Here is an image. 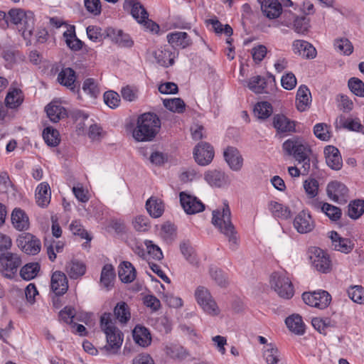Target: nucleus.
I'll return each mask as SVG.
<instances>
[{
    "label": "nucleus",
    "instance_id": "774afa93",
    "mask_svg": "<svg viewBox=\"0 0 364 364\" xmlns=\"http://www.w3.org/2000/svg\"><path fill=\"white\" fill-rule=\"evenodd\" d=\"M296 78L294 73L289 72L283 75L281 79L282 86L287 90L294 89L296 85Z\"/></svg>",
    "mask_w": 364,
    "mask_h": 364
},
{
    "label": "nucleus",
    "instance_id": "5fc2aeb1",
    "mask_svg": "<svg viewBox=\"0 0 364 364\" xmlns=\"http://www.w3.org/2000/svg\"><path fill=\"white\" fill-rule=\"evenodd\" d=\"M347 292L352 301L360 304H364V288L362 286H352Z\"/></svg>",
    "mask_w": 364,
    "mask_h": 364
},
{
    "label": "nucleus",
    "instance_id": "338daca9",
    "mask_svg": "<svg viewBox=\"0 0 364 364\" xmlns=\"http://www.w3.org/2000/svg\"><path fill=\"white\" fill-rule=\"evenodd\" d=\"M145 245L147 249V256L156 260H161L163 258V253L157 245H154L151 241H146Z\"/></svg>",
    "mask_w": 364,
    "mask_h": 364
},
{
    "label": "nucleus",
    "instance_id": "6e6d98bb",
    "mask_svg": "<svg viewBox=\"0 0 364 364\" xmlns=\"http://www.w3.org/2000/svg\"><path fill=\"white\" fill-rule=\"evenodd\" d=\"M302 139L293 137L286 140L282 144V149L287 156H294L297 145H300Z\"/></svg>",
    "mask_w": 364,
    "mask_h": 364
},
{
    "label": "nucleus",
    "instance_id": "5701e85b",
    "mask_svg": "<svg viewBox=\"0 0 364 364\" xmlns=\"http://www.w3.org/2000/svg\"><path fill=\"white\" fill-rule=\"evenodd\" d=\"M205 180L211 186L223 187L229 183L228 176L219 170H212L205 172Z\"/></svg>",
    "mask_w": 364,
    "mask_h": 364
},
{
    "label": "nucleus",
    "instance_id": "a18cd8bd",
    "mask_svg": "<svg viewBox=\"0 0 364 364\" xmlns=\"http://www.w3.org/2000/svg\"><path fill=\"white\" fill-rule=\"evenodd\" d=\"M82 90L92 98H97L100 93L98 82L94 78H87L84 80Z\"/></svg>",
    "mask_w": 364,
    "mask_h": 364
},
{
    "label": "nucleus",
    "instance_id": "f8f14e48",
    "mask_svg": "<svg viewBox=\"0 0 364 364\" xmlns=\"http://www.w3.org/2000/svg\"><path fill=\"white\" fill-rule=\"evenodd\" d=\"M179 197L181 205L187 214H196L205 209L204 204L194 196L181 192Z\"/></svg>",
    "mask_w": 364,
    "mask_h": 364
},
{
    "label": "nucleus",
    "instance_id": "4c0bfd02",
    "mask_svg": "<svg viewBox=\"0 0 364 364\" xmlns=\"http://www.w3.org/2000/svg\"><path fill=\"white\" fill-rule=\"evenodd\" d=\"M85 272V264L78 260H72L66 265V272L71 279H78L83 276Z\"/></svg>",
    "mask_w": 364,
    "mask_h": 364
},
{
    "label": "nucleus",
    "instance_id": "a878e982",
    "mask_svg": "<svg viewBox=\"0 0 364 364\" xmlns=\"http://www.w3.org/2000/svg\"><path fill=\"white\" fill-rule=\"evenodd\" d=\"M312 205L316 210H319L323 213L332 221H336L341 217V210L328 203L314 201Z\"/></svg>",
    "mask_w": 364,
    "mask_h": 364
},
{
    "label": "nucleus",
    "instance_id": "4d7b16f0",
    "mask_svg": "<svg viewBox=\"0 0 364 364\" xmlns=\"http://www.w3.org/2000/svg\"><path fill=\"white\" fill-rule=\"evenodd\" d=\"M348 86L355 95L364 97V82L361 80L351 77L348 80Z\"/></svg>",
    "mask_w": 364,
    "mask_h": 364
},
{
    "label": "nucleus",
    "instance_id": "e2e57ef3",
    "mask_svg": "<svg viewBox=\"0 0 364 364\" xmlns=\"http://www.w3.org/2000/svg\"><path fill=\"white\" fill-rule=\"evenodd\" d=\"M70 229L73 235H78L82 239H85L87 241H90L92 239L79 221L75 220L72 222L70 225Z\"/></svg>",
    "mask_w": 364,
    "mask_h": 364
},
{
    "label": "nucleus",
    "instance_id": "412c9836",
    "mask_svg": "<svg viewBox=\"0 0 364 364\" xmlns=\"http://www.w3.org/2000/svg\"><path fill=\"white\" fill-rule=\"evenodd\" d=\"M326 162L327 165L334 170H340L343 161L339 150L333 146H327L324 149Z\"/></svg>",
    "mask_w": 364,
    "mask_h": 364
},
{
    "label": "nucleus",
    "instance_id": "423d86ee",
    "mask_svg": "<svg viewBox=\"0 0 364 364\" xmlns=\"http://www.w3.org/2000/svg\"><path fill=\"white\" fill-rule=\"evenodd\" d=\"M270 284L277 294L289 299L294 296V287L289 277L284 274L274 272L270 277Z\"/></svg>",
    "mask_w": 364,
    "mask_h": 364
},
{
    "label": "nucleus",
    "instance_id": "13d9d810",
    "mask_svg": "<svg viewBox=\"0 0 364 364\" xmlns=\"http://www.w3.org/2000/svg\"><path fill=\"white\" fill-rule=\"evenodd\" d=\"M334 46L338 52L346 55H350L353 51V46L351 42L345 38L336 40Z\"/></svg>",
    "mask_w": 364,
    "mask_h": 364
},
{
    "label": "nucleus",
    "instance_id": "680f3d73",
    "mask_svg": "<svg viewBox=\"0 0 364 364\" xmlns=\"http://www.w3.org/2000/svg\"><path fill=\"white\" fill-rule=\"evenodd\" d=\"M104 102L109 107L114 109L119 105V95L114 91H107L104 94Z\"/></svg>",
    "mask_w": 364,
    "mask_h": 364
},
{
    "label": "nucleus",
    "instance_id": "7c9ffc66",
    "mask_svg": "<svg viewBox=\"0 0 364 364\" xmlns=\"http://www.w3.org/2000/svg\"><path fill=\"white\" fill-rule=\"evenodd\" d=\"M46 112L50 120L54 123L67 116L66 109L60 105L51 102L46 107Z\"/></svg>",
    "mask_w": 364,
    "mask_h": 364
},
{
    "label": "nucleus",
    "instance_id": "9d476101",
    "mask_svg": "<svg viewBox=\"0 0 364 364\" xmlns=\"http://www.w3.org/2000/svg\"><path fill=\"white\" fill-rule=\"evenodd\" d=\"M312 266L318 272L326 273L331 269V260L327 254L318 247H313L309 252Z\"/></svg>",
    "mask_w": 364,
    "mask_h": 364
},
{
    "label": "nucleus",
    "instance_id": "c9c22d12",
    "mask_svg": "<svg viewBox=\"0 0 364 364\" xmlns=\"http://www.w3.org/2000/svg\"><path fill=\"white\" fill-rule=\"evenodd\" d=\"M274 127L279 132H289L294 130L295 124L284 114H276L273 118Z\"/></svg>",
    "mask_w": 364,
    "mask_h": 364
},
{
    "label": "nucleus",
    "instance_id": "864d4df0",
    "mask_svg": "<svg viewBox=\"0 0 364 364\" xmlns=\"http://www.w3.org/2000/svg\"><path fill=\"white\" fill-rule=\"evenodd\" d=\"M180 249L182 255L190 264L193 266H197L198 264V259L197 258L193 247L188 243H181Z\"/></svg>",
    "mask_w": 364,
    "mask_h": 364
},
{
    "label": "nucleus",
    "instance_id": "f257e3e1",
    "mask_svg": "<svg viewBox=\"0 0 364 364\" xmlns=\"http://www.w3.org/2000/svg\"><path fill=\"white\" fill-rule=\"evenodd\" d=\"M230 215L228 205L224 203L222 210H216L213 212L212 223L228 238L229 247L232 250H236L239 246V237L231 223Z\"/></svg>",
    "mask_w": 364,
    "mask_h": 364
},
{
    "label": "nucleus",
    "instance_id": "4be33fe9",
    "mask_svg": "<svg viewBox=\"0 0 364 364\" xmlns=\"http://www.w3.org/2000/svg\"><path fill=\"white\" fill-rule=\"evenodd\" d=\"M168 43L176 48H186L191 46L192 41L186 32L176 31L167 35Z\"/></svg>",
    "mask_w": 364,
    "mask_h": 364
},
{
    "label": "nucleus",
    "instance_id": "79ce46f5",
    "mask_svg": "<svg viewBox=\"0 0 364 364\" xmlns=\"http://www.w3.org/2000/svg\"><path fill=\"white\" fill-rule=\"evenodd\" d=\"M263 355L267 364L282 363L280 353L272 344H268L265 346Z\"/></svg>",
    "mask_w": 364,
    "mask_h": 364
},
{
    "label": "nucleus",
    "instance_id": "a19ab883",
    "mask_svg": "<svg viewBox=\"0 0 364 364\" xmlns=\"http://www.w3.org/2000/svg\"><path fill=\"white\" fill-rule=\"evenodd\" d=\"M268 209L274 218L287 219L290 216L289 209L276 201L269 202Z\"/></svg>",
    "mask_w": 364,
    "mask_h": 364
},
{
    "label": "nucleus",
    "instance_id": "7ed1b4c3",
    "mask_svg": "<svg viewBox=\"0 0 364 364\" xmlns=\"http://www.w3.org/2000/svg\"><path fill=\"white\" fill-rule=\"evenodd\" d=\"M161 127V121L154 113H144L139 117L133 131V137L138 141H149L154 139Z\"/></svg>",
    "mask_w": 364,
    "mask_h": 364
},
{
    "label": "nucleus",
    "instance_id": "a211bd4d",
    "mask_svg": "<svg viewBox=\"0 0 364 364\" xmlns=\"http://www.w3.org/2000/svg\"><path fill=\"white\" fill-rule=\"evenodd\" d=\"M50 287L52 291L58 296L66 293L68 289L66 275L60 271L53 272L51 277Z\"/></svg>",
    "mask_w": 364,
    "mask_h": 364
},
{
    "label": "nucleus",
    "instance_id": "49530a36",
    "mask_svg": "<svg viewBox=\"0 0 364 364\" xmlns=\"http://www.w3.org/2000/svg\"><path fill=\"white\" fill-rule=\"evenodd\" d=\"M40 270V265L37 262L28 263L24 265L20 271L21 277L25 280L34 279Z\"/></svg>",
    "mask_w": 364,
    "mask_h": 364
},
{
    "label": "nucleus",
    "instance_id": "473e14b6",
    "mask_svg": "<svg viewBox=\"0 0 364 364\" xmlns=\"http://www.w3.org/2000/svg\"><path fill=\"white\" fill-rule=\"evenodd\" d=\"M146 208L151 217L157 218L164 213V204L161 199L152 196L146 200Z\"/></svg>",
    "mask_w": 364,
    "mask_h": 364
},
{
    "label": "nucleus",
    "instance_id": "aec40b11",
    "mask_svg": "<svg viewBox=\"0 0 364 364\" xmlns=\"http://www.w3.org/2000/svg\"><path fill=\"white\" fill-rule=\"evenodd\" d=\"M294 53L307 59L314 58L316 55L315 48L309 42L304 40H296L293 43Z\"/></svg>",
    "mask_w": 364,
    "mask_h": 364
},
{
    "label": "nucleus",
    "instance_id": "2eb2a0df",
    "mask_svg": "<svg viewBox=\"0 0 364 364\" xmlns=\"http://www.w3.org/2000/svg\"><path fill=\"white\" fill-rule=\"evenodd\" d=\"M223 156L231 170L239 171L242 169L243 157L236 147L228 146L223 151Z\"/></svg>",
    "mask_w": 364,
    "mask_h": 364
},
{
    "label": "nucleus",
    "instance_id": "0eeeda50",
    "mask_svg": "<svg viewBox=\"0 0 364 364\" xmlns=\"http://www.w3.org/2000/svg\"><path fill=\"white\" fill-rule=\"evenodd\" d=\"M22 261L19 255L12 252H6L1 257V273L4 277L11 279L21 265Z\"/></svg>",
    "mask_w": 364,
    "mask_h": 364
},
{
    "label": "nucleus",
    "instance_id": "1a4fd4ad",
    "mask_svg": "<svg viewBox=\"0 0 364 364\" xmlns=\"http://www.w3.org/2000/svg\"><path fill=\"white\" fill-rule=\"evenodd\" d=\"M18 247L26 254L30 255H37L41 249L40 240L31 233H23L16 240Z\"/></svg>",
    "mask_w": 364,
    "mask_h": 364
},
{
    "label": "nucleus",
    "instance_id": "603ef678",
    "mask_svg": "<svg viewBox=\"0 0 364 364\" xmlns=\"http://www.w3.org/2000/svg\"><path fill=\"white\" fill-rule=\"evenodd\" d=\"M163 103L167 109L173 112L182 113L185 110L186 105L181 98L165 99Z\"/></svg>",
    "mask_w": 364,
    "mask_h": 364
},
{
    "label": "nucleus",
    "instance_id": "393cba45",
    "mask_svg": "<svg viewBox=\"0 0 364 364\" xmlns=\"http://www.w3.org/2000/svg\"><path fill=\"white\" fill-rule=\"evenodd\" d=\"M261 9L264 16L269 19H274L282 11V4L278 0H264L261 2Z\"/></svg>",
    "mask_w": 364,
    "mask_h": 364
},
{
    "label": "nucleus",
    "instance_id": "bb28decb",
    "mask_svg": "<svg viewBox=\"0 0 364 364\" xmlns=\"http://www.w3.org/2000/svg\"><path fill=\"white\" fill-rule=\"evenodd\" d=\"M330 237L332 240V245L334 250L337 251L347 254L353 248L354 244L352 241L348 238L340 237V235L335 231H332L331 232Z\"/></svg>",
    "mask_w": 364,
    "mask_h": 364
},
{
    "label": "nucleus",
    "instance_id": "6ab92c4d",
    "mask_svg": "<svg viewBox=\"0 0 364 364\" xmlns=\"http://www.w3.org/2000/svg\"><path fill=\"white\" fill-rule=\"evenodd\" d=\"M58 82L68 87L73 92L79 91V87L76 85L75 72L70 68H65L61 70L58 75Z\"/></svg>",
    "mask_w": 364,
    "mask_h": 364
},
{
    "label": "nucleus",
    "instance_id": "c756f323",
    "mask_svg": "<svg viewBox=\"0 0 364 364\" xmlns=\"http://www.w3.org/2000/svg\"><path fill=\"white\" fill-rule=\"evenodd\" d=\"M24 96L21 89L10 87L5 98L7 107L15 109L19 107L23 102Z\"/></svg>",
    "mask_w": 364,
    "mask_h": 364
},
{
    "label": "nucleus",
    "instance_id": "72a5a7b5",
    "mask_svg": "<svg viewBox=\"0 0 364 364\" xmlns=\"http://www.w3.org/2000/svg\"><path fill=\"white\" fill-rule=\"evenodd\" d=\"M132 334L134 341L139 346L146 347L151 343V335L146 328L141 326H136L134 328Z\"/></svg>",
    "mask_w": 364,
    "mask_h": 364
},
{
    "label": "nucleus",
    "instance_id": "39448f33",
    "mask_svg": "<svg viewBox=\"0 0 364 364\" xmlns=\"http://www.w3.org/2000/svg\"><path fill=\"white\" fill-rule=\"evenodd\" d=\"M195 298L198 304L208 315L216 316L220 314V309L207 288L198 287L195 291Z\"/></svg>",
    "mask_w": 364,
    "mask_h": 364
},
{
    "label": "nucleus",
    "instance_id": "2f4dec72",
    "mask_svg": "<svg viewBox=\"0 0 364 364\" xmlns=\"http://www.w3.org/2000/svg\"><path fill=\"white\" fill-rule=\"evenodd\" d=\"M286 325L290 331L297 335H303L305 333V324L301 316L299 314H292L285 320Z\"/></svg>",
    "mask_w": 364,
    "mask_h": 364
},
{
    "label": "nucleus",
    "instance_id": "e433bc0d",
    "mask_svg": "<svg viewBox=\"0 0 364 364\" xmlns=\"http://www.w3.org/2000/svg\"><path fill=\"white\" fill-rule=\"evenodd\" d=\"M120 279L125 283L132 282L136 277V272L133 265L129 262H122L118 270Z\"/></svg>",
    "mask_w": 364,
    "mask_h": 364
},
{
    "label": "nucleus",
    "instance_id": "bf43d9fd",
    "mask_svg": "<svg viewBox=\"0 0 364 364\" xmlns=\"http://www.w3.org/2000/svg\"><path fill=\"white\" fill-rule=\"evenodd\" d=\"M88 38L95 43H100L105 38V33H102V29L97 26H89L86 28Z\"/></svg>",
    "mask_w": 364,
    "mask_h": 364
},
{
    "label": "nucleus",
    "instance_id": "f03ea898",
    "mask_svg": "<svg viewBox=\"0 0 364 364\" xmlns=\"http://www.w3.org/2000/svg\"><path fill=\"white\" fill-rule=\"evenodd\" d=\"M102 330L106 335L107 344L102 349L107 355H114L121 348L124 336L115 326L110 313H105L100 318Z\"/></svg>",
    "mask_w": 364,
    "mask_h": 364
},
{
    "label": "nucleus",
    "instance_id": "6e6552de",
    "mask_svg": "<svg viewBox=\"0 0 364 364\" xmlns=\"http://www.w3.org/2000/svg\"><path fill=\"white\" fill-rule=\"evenodd\" d=\"M302 299L309 306L319 309H326L331 301V296L323 290L314 292H304L302 294Z\"/></svg>",
    "mask_w": 364,
    "mask_h": 364
},
{
    "label": "nucleus",
    "instance_id": "052dcab7",
    "mask_svg": "<svg viewBox=\"0 0 364 364\" xmlns=\"http://www.w3.org/2000/svg\"><path fill=\"white\" fill-rule=\"evenodd\" d=\"M314 133L318 139L322 141H328L331 137L329 128L325 123L316 124L314 127Z\"/></svg>",
    "mask_w": 364,
    "mask_h": 364
},
{
    "label": "nucleus",
    "instance_id": "f704fd0d",
    "mask_svg": "<svg viewBox=\"0 0 364 364\" xmlns=\"http://www.w3.org/2000/svg\"><path fill=\"white\" fill-rule=\"evenodd\" d=\"M153 55L157 63L161 66L168 67L173 63L174 55L168 48H159L153 53Z\"/></svg>",
    "mask_w": 364,
    "mask_h": 364
},
{
    "label": "nucleus",
    "instance_id": "f3484780",
    "mask_svg": "<svg viewBox=\"0 0 364 364\" xmlns=\"http://www.w3.org/2000/svg\"><path fill=\"white\" fill-rule=\"evenodd\" d=\"M17 28L21 32L23 38L31 41L35 28L34 14L32 11H26V15L17 25Z\"/></svg>",
    "mask_w": 364,
    "mask_h": 364
},
{
    "label": "nucleus",
    "instance_id": "4468645a",
    "mask_svg": "<svg viewBox=\"0 0 364 364\" xmlns=\"http://www.w3.org/2000/svg\"><path fill=\"white\" fill-rule=\"evenodd\" d=\"M294 228L300 234H306L311 232L315 223L310 213L306 210L299 212L295 217L293 223Z\"/></svg>",
    "mask_w": 364,
    "mask_h": 364
},
{
    "label": "nucleus",
    "instance_id": "20e7f679",
    "mask_svg": "<svg viewBox=\"0 0 364 364\" xmlns=\"http://www.w3.org/2000/svg\"><path fill=\"white\" fill-rule=\"evenodd\" d=\"M123 8L129 11L132 16L146 30L157 33L159 26L149 18V14L144 6L138 0H124Z\"/></svg>",
    "mask_w": 364,
    "mask_h": 364
},
{
    "label": "nucleus",
    "instance_id": "0e129e2a",
    "mask_svg": "<svg viewBox=\"0 0 364 364\" xmlns=\"http://www.w3.org/2000/svg\"><path fill=\"white\" fill-rule=\"evenodd\" d=\"M132 224L134 229L139 232L147 231L150 228L149 218L144 215L135 217Z\"/></svg>",
    "mask_w": 364,
    "mask_h": 364
},
{
    "label": "nucleus",
    "instance_id": "b1692460",
    "mask_svg": "<svg viewBox=\"0 0 364 364\" xmlns=\"http://www.w3.org/2000/svg\"><path fill=\"white\" fill-rule=\"evenodd\" d=\"M11 223L14 228L19 231L29 228L30 223L27 214L21 208H16L11 213Z\"/></svg>",
    "mask_w": 364,
    "mask_h": 364
},
{
    "label": "nucleus",
    "instance_id": "dca6fc26",
    "mask_svg": "<svg viewBox=\"0 0 364 364\" xmlns=\"http://www.w3.org/2000/svg\"><path fill=\"white\" fill-rule=\"evenodd\" d=\"M106 37L109 38L113 43L120 47L130 48L134 42L129 35L124 33L122 30L114 28H107L105 30Z\"/></svg>",
    "mask_w": 364,
    "mask_h": 364
},
{
    "label": "nucleus",
    "instance_id": "37998d69",
    "mask_svg": "<svg viewBox=\"0 0 364 364\" xmlns=\"http://www.w3.org/2000/svg\"><path fill=\"white\" fill-rule=\"evenodd\" d=\"M267 82L264 77L259 75L252 77L248 82V87L257 94L266 93Z\"/></svg>",
    "mask_w": 364,
    "mask_h": 364
},
{
    "label": "nucleus",
    "instance_id": "58836bf2",
    "mask_svg": "<svg viewBox=\"0 0 364 364\" xmlns=\"http://www.w3.org/2000/svg\"><path fill=\"white\" fill-rule=\"evenodd\" d=\"M63 36L65 38L67 46L73 50H80L82 48V41L77 38L74 26H70Z\"/></svg>",
    "mask_w": 364,
    "mask_h": 364
},
{
    "label": "nucleus",
    "instance_id": "de8ad7c7",
    "mask_svg": "<svg viewBox=\"0 0 364 364\" xmlns=\"http://www.w3.org/2000/svg\"><path fill=\"white\" fill-rule=\"evenodd\" d=\"M273 112L272 106L267 102H257L254 108V113L259 119L268 118Z\"/></svg>",
    "mask_w": 364,
    "mask_h": 364
},
{
    "label": "nucleus",
    "instance_id": "8fccbe9b",
    "mask_svg": "<svg viewBox=\"0 0 364 364\" xmlns=\"http://www.w3.org/2000/svg\"><path fill=\"white\" fill-rule=\"evenodd\" d=\"M45 142L50 146H56L60 143L59 132L52 127H46L43 132Z\"/></svg>",
    "mask_w": 364,
    "mask_h": 364
},
{
    "label": "nucleus",
    "instance_id": "3c124183",
    "mask_svg": "<svg viewBox=\"0 0 364 364\" xmlns=\"http://www.w3.org/2000/svg\"><path fill=\"white\" fill-rule=\"evenodd\" d=\"M364 213V200H355L348 205V216L352 219L359 218Z\"/></svg>",
    "mask_w": 364,
    "mask_h": 364
},
{
    "label": "nucleus",
    "instance_id": "09e8293b",
    "mask_svg": "<svg viewBox=\"0 0 364 364\" xmlns=\"http://www.w3.org/2000/svg\"><path fill=\"white\" fill-rule=\"evenodd\" d=\"M166 353L170 358L177 360H183L188 355L183 346L174 344L166 347Z\"/></svg>",
    "mask_w": 364,
    "mask_h": 364
},
{
    "label": "nucleus",
    "instance_id": "c85d7f7f",
    "mask_svg": "<svg viewBox=\"0 0 364 364\" xmlns=\"http://www.w3.org/2000/svg\"><path fill=\"white\" fill-rule=\"evenodd\" d=\"M50 189L48 183H40L36 190V200L38 206L46 207L50 202Z\"/></svg>",
    "mask_w": 364,
    "mask_h": 364
},
{
    "label": "nucleus",
    "instance_id": "cd10ccee",
    "mask_svg": "<svg viewBox=\"0 0 364 364\" xmlns=\"http://www.w3.org/2000/svg\"><path fill=\"white\" fill-rule=\"evenodd\" d=\"M311 102V92L306 85H301L296 93V107L300 112L309 109Z\"/></svg>",
    "mask_w": 364,
    "mask_h": 364
},
{
    "label": "nucleus",
    "instance_id": "ddd939ff",
    "mask_svg": "<svg viewBox=\"0 0 364 364\" xmlns=\"http://www.w3.org/2000/svg\"><path fill=\"white\" fill-rule=\"evenodd\" d=\"M193 156L197 164L200 166H206L213 159V147L207 142H200L195 147Z\"/></svg>",
    "mask_w": 364,
    "mask_h": 364
},
{
    "label": "nucleus",
    "instance_id": "c03bdc74",
    "mask_svg": "<svg viewBox=\"0 0 364 364\" xmlns=\"http://www.w3.org/2000/svg\"><path fill=\"white\" fill-rule=\"evenodd\" d=\"M114 276L115 274L112 265L109 264H105L103 267L101 272V284L107 289L109 288V287L112 286V282L114 280Z\"/></svg>",
    "mask_w": 364,
    "mask_h": 364
},
{
    "label": "nucleus",
    "instance_id": "69168bd1",
    "mask_svg": "<svg viewBox=\"0 0 364 364\" xmlns=\"http://www.w3.org/2000/svg\"><path fill=\"white\" fill-rule=\"evenodd\" d=\"M210 274L211 278L220 287H225L228 284L225 274L216 267L210 269Z\"/></svg>",
    "mask_w": 364,
    "mask_h": 364
},
{
    "label": "nucleus",
    "instance_id": "9b49d317",
    "mask_svg": "<svg viewBox=\"0 0 364 364\" xmlns=\"http://www.w3.org/2000/svg\"><path fill=\"white\" fill-rule=\"evenodd\" d=\"M327 195L334 202L343 204L348 199V189L346 186L339 181L329 183L326 188Z\"/></svg>",
    "mask_w": 364,
    "mask_h": 364
},
{
    "label": "nucleus",
    "instance_id": "ea45409f",
    "mask_svg": "<svg viewBox=\"0 0 364 364\" xmlns=\"http://www.w3.org/2000/svg\"><path fill=\"white\" fill-rule=\"evenodd\" d=\"M114 314L119 323L125 324L131 318V313L128 305L120 301L117 304L114 309Z\"/></svg>",
    "mask_w": 364,
    "mask_h": 364
}]
</instances>
